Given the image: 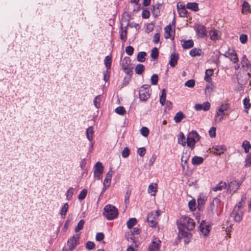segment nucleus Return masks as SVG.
Wrapping results in <instances>:
<instances>
[{
  "label": "nucleus",
  "mask_w": 251,
  "mask_h": 251,
  "mask_svg": "<svg viewBox=\"0 0 251 251\" xmlns=\"http://www.w3.org/2000/svg\"><path fill=\"white\" fill-rule=\"evenodd\" d=\"M137 153L141 157H143L146 153V149L145 148H139L137 151Z\"/></svg>",
  "instance_id": "nucleus-62"
},
{
  "label": "nucleus",
  "mask_w": 251,
  "mask_h": 251,
  "mask_svg": "<svg viewBox=\"0 0 251 251\" xmlns=\"http://www.w3.org/2000/svg\"><path fill=\"white\" fill-rule=\"evenodd\" d=\"M189 207L191 210L194 211L196 210V201L195 200H191L189 201Z\"/></svg>",
  "instance_id": "nucleus-57"
},
{
  "label": "nucleus",
  "mask_w": 251,
  "mask_h": 251,
  "mask_svg": "<svg viewBox=\"0 0 251 251\" xmlns=\"http://www.w3.org/2000/svg\"><path fill=\"white\" fill-rule=\"evenodd\" d=\"M228 108V104L225 103L221 104L218 108L217 111L223 113H225V111Z\"/></svg>",
  "instance_id": "nucleus-50"
},
{
  "label": "nucleus",
  "mask_w": 251,
  "mask_h": 251,
  "mask_svg": "<svg viewBox=\"0 0 251 251\" xmlns=\"http://www.w3.org/2000/svg\"><path fill=\"white\" fill-rule=\"evenodd\" d=\"M166 98V92L165 89H163L162 90L161 94L160 96V102L162 105H163L165 104Z\"/></svg>",
  "instance_id": "nucleus-43"
},
{
  "label": "nucleus",
  "mask_w": 251,
  "mask_h": 251,
  "mask_svg": "<svg viewBox=\"0 0 251 251\" xmlns=\"http://www.w3.org/2000/svg\"><path fill=\"white\" fill-rule=\"evenodd\" d=\"M242 147L243 148L245 153H248L251 149V145L248 141L245 140L242 143Z\"/></svg>",
  "instance_id": "nucleus-28"
},
{
  "label": "nucleus",
  "mask_w": 251,
  "mask_h": 251,
  "mask_svg": "<svg viewBox=\"0 0 251 251\" xmlns=\"http://www.w3.org/2000/svg\"><path fill=\"white\" fill-rule=\"evenodd\" d=\"M130 153V150L127 147H126L124 149L122 152V156L124 158L127 157Z\"/></svg>",
  "instance_id": "nucleus-54"
},
{
  "label": "nucleus",
  "mask_w": 251,
  "mask_h": 251,
  "mask_svg": "<svg viewBox=\"0 0 251 251\" xmlns=\"http://www.w3.org/2000/svg\"><path fill=\"white\" fill-rule=\"evenodd\" d=\"M248 40V36L246 34H242L240 36V41L242 44H245L247 42Z\"/></svg>",
  "instance_id": "nucleus-61"
},
{
  "label": "nucleus",
  "mask_w": 251,
  "mask_h": 251,
  "mask_svg": "<svg viewBox=\"0 0 251 251\" xmlns=\"http://www.w3.org/2000/svg\"><path fill=\"white\" fill-rule=\"evenodd\" d=\"M141 133L143 136L147 137L149 133V129L147 127H143L141 129Z\"/></svg>",
  "instance_id": "nucleus-55"
},
{
  "label": "nucleus",
  "mask_w": 251,
  "mask_h": 251,
  "mask_svg": "<svg viewBox=\"0 0 251 251\" xmlns=\"http://www.w3.org/2000/svg\"><path fill=\"white\" fill-rule=\"evenodd\" d=\"M210 38L212 40H216L219 39L220 36V32L218 30L211 31L209 33Z\"/></svg>",
  "instance_id": "nucleus-29"
},
{
  "label": "nucleus",
  "mask_w": 251,
  "mask_h": 251,
  "mask_svg": "<svg viewBox=\"0 0 251 251\" xmlns=\"http://www.w3.org/2000/svg\"><path fill=\"white\" fill-rule=\"evenodd\" d=\"M226 57L228 58L234 63L238 62V58L235 50L232 49H229L224 54Z\"/></svg>",
  "instance_id": "nucleus-7"
},
{
  "label": "nucleus",
  "mask_w": 251,
  "mask_h": 251,
  "mask_svg": "<svg viewBox=\"0 0 251 251\" xmlns=\"http://www.w3.org/2000/svg\"><path fill=\"white\" fill-rule=\"evenodd\" d=\"M250 12V6L247 1H244L242 4V13L247 14Z\"/></svg>",
  "instance_id": "nucleus-33"
},
{
  "label": "nucleus",
  "mask_w": 251,
  "mask_h": 251,
  "mask_svg": "<svg viewBox=\"0 0 251 251\" xmlns=\"http://www.w3.org/2000/svg\"><path fill=\"white\" fill-rule=\"evenodd\" d=\"M79 238V235L78 234H76L74 235L68 241V245L69 246L70 250H72L75 247L76 245L78 239Z\"/></svg>",
  "instance_id": "nucleus-14"
},
{
  "label": "nucleus",
  "mask_w": 251,
  "mask_h": 251,
  "mask_svg": "<svg viewBox=\"0 0 251 251\" xmlns=\"http://www.w3.org/2000/svg\"><path fill=\"white\" fill-rule=\"evenodd\" d=\"M241 184L236 180L231 181L228 186L227 189V192L229 193H234L236 192L240 186Z\"/></svg>",
  "instance_id": "nucleus-9"
},
{
  "label": "nucleus",
  "mask_w": 251,
  "mask_h": 251,
  "mask_svg": "<svg viewBox=\"0 0 251 251\" xmlns=\"http://www.w3.org/2000/svg\"><path fill=\"white\" fill-rule=\"evenodd\" d=\"M104 64L107 68V70L110 69L111 65V57L110 56H107L105 58Z\"/></svg>",
  "instance_id": "nucleus-46"
},
{
  "label": "nucleus",
  "mask_w": 251,
  "mask_h": 251,
  "mask_svg": "<svg viewBox=\"0 0 251 251\" xmlns=\"http://www.w3.org/2000/svg\"><path fill=\"white\" fill-rule=\"evenodd\" d=\"M203 161V158L202 157L195 156L193 157L192 162L194 165H200Z\"/></svg>",
  "instance_id": "nucleus-35"
},
{
  "label": "nucleus",
  "mask_w": 251,
  "mask_h": 251,
  "mask_svg": "<svg viewBox=\"0 0 251 251\" xmlns=\"http://www.w3.org/2000/svg\"><path fill=\"white\" fill-rule=\"evenodd\" d=\"M178 13L180 17H185L186 16L187 10L184 7L180 8L178 4L177 5Z\"/></svg>",
  "instance_id": "nucleus-42"
},
{
  "label": "nucleus",
  "mask_w": 251,
  "mask_h": 251,
  "mask_svg": "<svg viewBox=\"0 0 251 251\" xmlns=\"http://www.w3.org/2000/svg\"><path fill=\"white\" fill-rule=\"evenodd\" d=\"M196 143V141L195 140H194L193 138H192L191 137H190L188 136H187V145L192 150L194 148Z\"/></svg>",
  "instance_id": "nucleus-36"
},
{
  "label": "nucleus",
  "mask_w": 251,
  "mask_h": 251,
  "mask_svg": "<svg viewBox=\"0 0 251 251\" xmlns=\"http://www.w3.org/2000/svg\"><path fill=\"white\" fill-rule=\"evenodd\" d=\"M101 99V95H98L95 98L94 100V104L96 108H100Z\"/></svg>",
  "instance_id": "nucleus-44"
},
{
  "label": "nucleus",
  "mask_w": 251,
  "mask_h": 251,
  "mask_svg": "<svg viewBox=\"0 0 251 251\" xmlns=\"http://www.w3.org/2000/svg\"><path fill=\"white\" fill-rule=\"evenodd\" d=\"M178 59V55L176 53H173L171 54L169 64L172 67H174L177 64Z\"/></svg>",
  "instance_id": "nucleus-18"
},
{
  "label": "nucleus",
  "mask_w": 251,
  "mask_h": 251,
  "mask_svg": "<svg viewBox=\"0 0 251 251\" xmlns=\"http://www.w3.org/2000/svg\"><path fill=\"white\" fill-rule=\"evenodd\" d=\"M137 221L136 218H130L126 223L127 226L128 228L131 229L137 223Z\"/></svg>",
  "instance_id": "nucleus-41"
},
{
  "label": "nucleus",
  "mask_w": 251,
  "mask_h": 251,
  "mask_svg": "<svg viewBox=\"0 0 251 251\" xmlns=\"http://www.w3.org/2000/svg\"><path fill=\"white\" fill-rule=\"evenodd\" d=\"M244 105L246 109H249L251 107V104L250 103V100L247 98H245L243 100Z\"/></svg>",
  "instance_id": "nucleus-63"
},
{
  "label": "nucleus",
  "mask_w": 251,
  "mask_h": 251,
  "mask_svg": "<svg viewBox=\"0 0 251 251\" xmlns=\"http://www.w3.org/2000/svg\"><path fill=\"white\" fill-rule=\"evenodd\" d=\"M69 205L67 203H66L62 206L61 211H60V215L62 218H64L65 217L66 213L68 210Z\"/></svg>",
  "instance_id": "nucleus-39"
},
{
  "label": "nucleus",
  "mask_w": 251,
  "mask_h": 251,
  "mask_svg": "<svg viewBox=\"0 0 251 251\" xmlns=\"http://www.w3.org/2000/svg\"><path fill=\"white\" fill-rule=\"evenodd\" d=\"M178 143L181 144L182 146H185L186 144L185 136L182 132H180L179 134Z\"/></svg>",
  "instance_id": "nucleus-53"
},
{
  "label": "nucleus",
  "mask_w": 251,
  "mask_h": 251,
  "mask_svg": "<svg viewBox=\"0 0 251 251\" xmlns=\"http://www.w3.org/2000/svg\"><path fill=\"white\" fill-rule=\"evenodd\" d=\"M205 75L204 77V80L208 82H210L211 78L210 76L213 74V70L212 69H207L205 71Z\"/></svg>",
  "instance_id": "nucleus-32"
},
{
  "label": "nucleus",
  "mask_w": 251,
  "mask_h": 251,
  "mask_svg": "<svg viewBox=\"0 0 251 251\" xmlns=\"http://www.w3.org/2000/svg\"><path fill=\"white\" fill-rule=\"evenodd\" d=\"M242 207V202H239L235 207L230 214L231 217L233 218L234 220L237 222H239L242 219L243 211L241 209Z\"/></svg>",
  "instance_id": "nucleus-5"
},
{
  "label": "nucleus",
  "mask_w": 251,
  "mask_h": 251,
  "mask_svg": "<svg viewBox=\"0 0 251 251\" xmlns=\"http://www.w3.org/2000/svg\"><path fill=\"white\" fill-rule=\"evenodd\" d=\"M158 56V51L156 48H153L151 51V56L153 59H156Z\"/></svg>",
  "instance_id": "nucleus-51"
},
{
  "label": "nucleus",
  "mask_w": 251,
  "mask_h": 251,
  "mask_svg": "<svg viewBox=\"0 0 251 251\" xmlns=\"http://www.w3.org/2000/svg\"><path fill=\"white\" fill-rule=\"evenodd\" d=\"M146 55V52L144 51L139 52L137 54V60L138 62H144L146 60L145 57Z\"/></svg>",
  "instance_id": "nucleus-37"
},
{
  "label": "nucleus",
  "mask_w": 251,
  "mask_h": 251,
  "mask_svg": "<svg viewBox=\"0 0 251 251\" xmlns=\"http://www.w3.org/2000/svg\"><path fill=\"white\" fill-rule=\"evenodd\" d=\"M73 194H74V188L73 187H70L67 191V193L66 194V199L68 201H70V200H71Z\"/></svg>",
  "instance_id": "nucleus-48"
},
{
  "label": "nucleus",
  "mask_w": 251,
  "mask_h": 251,
  "mask_svg": "<svg viewBox=\"0 0 251 251\" xmlns=\"http://www.w3.org/2000/svg\"><path fill=\"white\" fill-rule=\"evenodd\" d=\"M87 190L85 189H84L82 191H81L78 196V199L81 200H83L87 195Z\"/></svg>",
  "instance_id": "nucleus-59"
},
{
  "label": "nucleus",
  "mask_w": 251,
  "mask_h": 251,
  "mask_svg": "<svg viewBox=\"0 0 251 251\" xmlns=\"http://www.w3.org/2000/svg\"><path fill=\"white\" fill-rule=\"evenodd\" d=\"M185 118V115L182 112L179 111L174 116V120L176 123H178Z\"/></svg>",
  "instance_id": "nucleus-24"
},
{
  "label": "nucleus",
  "mask_w": 251,
  "mask_h": 251,
  "mask_svg": "<svg viewBox=\"0 0 251 251\" xmlns=\"http://www.w3.org/2000/svg\"><path fill=\"white\" fill-rule=\"evenodd\" d=\"M198 35L201 38H204L206 35V29L203 26H200L197 29Z\"/></svg>",
  "instance_id": "nucleus-27"
},
{
  "label": "nucleus",
  "mask_w": 251,
  "mask_h": 251,
  "mask_svg": "<svg viewBox=\"0 0 251 251\" xmlns=\"http://www.w3.org/2000/svg\"><path fill=\"white\" fill-rule=\"evenodd\" d=\"M195 226V223L194 220L186 216H182L179 221L177 222V227L178 229V236L180 239H183L184 242L188 244L191 238L192 234L185 230H193Z\"/></svg>",
  "instance_id": "nucleus-1"
},
{
  "label": "nucleus",
  "mask_w": 251,
  "mask_h": 251,
  "mask_svg": "<svg viewBox=\"0 0 251 251\" xmlns=\"http://www.w3.org/2000/svg\"><path fill=\"white\" fill-rule=\"evenodd\" d=\"M173 33L171 25H169L166 26L164 28V37L166 39L170 38Z\"/></svg>",
  "instance_id": "nucleus-22"
},
{
  "label": "nucleus",
  "mask_w": 251,
  "mask_h": 251,
  "mask_svg": "<svg viewBox=\"0 0 251 251\" xmlns=\"http://www.w3.org/2000/svg\"><path fill=\"white\" fill-rule=\"evenodd\" d=\"M194 45V43L192 40H188L184 41L182 44V47L184 49H189L192 48Z\"/></svg>",
  "instance_id": "nucleus-38"
},
{
  "label": "nucleus",
  "mask_w": 251,
  "mask_h": 251,
  "mask_svg": "<svg viewBox=\"0 0 251 251\" xmlns=\"http://www.w3.org/2000/svg\"><path fill=\"white\" fill-rule=\"evenodd\" d=\"M161 211L160 210L151 211L148 214L147 221L149 225L151 227H154L157 224V220L161 215Z\"/></svg>",
  "instance_id": "nucleus-4"
},
{
  "label": "nucleus",
  "mask_w": 251,
  "mask_h": 251,
  "mask_svg": "<svg viewBox=\"0 0 251 251\" xmlns=\"http://www.w3.org/2000/svg\"><path fill=\"white\" fill-rule=\"evenodd\" d=\"M127 27L126 26L125 29H124L123 27L121 26V30L120 31V39L123 41V42H126L127 39Z\"/></svg>",
  "instance_id": "nucleus-23"
},
{
  "label": "nucleus",
  "mask_w": 251,
  "mask_h": 251,
  "mask_svg": "<svg viewBox=\"0 0 251 251\" xmlns=\"http://www.w3.org/2000/svg\"><path fill=\"white\" fill-rule=\"evenodd\" d=\"M103 172V167L100 162L96 163L95 166L94 176L98 179L101 178V175Z\"/></svg>",
  "instance_id": "nucleus-8"
},
{
  "label": "nucleus",
  "mask_w": 251,
  "mask_h": 251,
  "mask_svg": "<svg viewBox=\"0 0 251 251\" xmlns=\"http://www.w3.org/2000/svg\"><path fill=\"white\" fill-rule=\"evenodd\" d=\"M112 175L113 172L110 169L108 172L106 174V176L103 181V186L105 190L110 186Z\"/></svg>",
  "instance_id": "nucleus-15"
},
{
  "label": "nucleus",
  "mask_w": 251,
  "mask_h": 251,
  "mask_svg": "<svg viewBox=\"0 0 251 251\" xmlns=\"http://www.w3.org/2000/svg\"><path fill=\"white\" fill-rule=\"evenodd\" d=\"M225 115V113L220 112L217 110H216L215 115L214 116V121L216 123H220L223 120L224 116Z\"/></svg>",
  "instance_id": "nucleus-19"
},
{
  "label": "nucleus",
  "mask_w": 251,
  "mask_h": 251,
  "mask_svg": "<svg viewBox=\"0 0 251 251\" xmlns=\"http://www.w3.org/2000/svg\"><path fill=\"white\" fill-rule=\"evenodd\" d=\"M151 89L148 85H142L139 91V99L142 101H145L150 97Z\"/></svg>",
  "instance_id": "nucleus-6"
},
{
  "label": "nucleus",
  "mask_w": 251,
  "mask_h": 251,
  "mask_svg": "<svg viewBox=\"0 0 251 251\" xmlns=\"http://www.w3.org/2000/svg\"><path fill=\"white\" fill-rule=\"evenodd\" d=\"M157 185L156 183L151 184L149 185L148 189V193L151 196H154L157 191Z\"/></svg>",
  "instance_id": "nucleus-25"
},
{
  "label": "nucleus",
  "mask_w": 251,
  "mask_h": 251,
  "mask_svg": "<svg viewBox=\"0 0 251 251\" xmlns=\"http://www.w3.org/2000/svg\"><path fill=\"white\" fill-rule=\"evenodd\" d=\"M241 64L242 67L246 71H250L251 72V64L246 56L243 58Z\"/></svg>",
  "instance_id": "nucleus-17"
},
{
  "label": "nucleus",
  "mask_w": 251,
  "mask_h": 251,
  "mask_svg": "<svg viewBox=\"0 0 251 251\" xmlns=\"http://www.w3.org/2000/svg\"><path fill=\"white\" fill-rule=\"evenodd\" d=\"M226 148L225 145H215L212 147L211 152L217 155H221L226 151Z\"/></svg>",
  "instance_id": "nucleus-12"
},
{
  "label": "nucleus",
  "mask_w": 251,
  "mask_h": 251,
  "mask_svg": "<svg viewBox=\"0 0 251 251\" xmlns=\"http://www.w3.org/2000/svg\"><path fill=\"white\" fill-rule=\"evenodd\" d=\"M131 60L129 57H125L122 61L121 65L123 70L126 71L127 74H129L131 71L130 69Z\"/></svg>",
  "instance_id": "nucleus-10"
},
{
  "label": "nucleus",
  "mask_w": 251,
  "mask_h": 251,
  "mask_svg": "<svg viewBox=\"0 0 251 251\" xmlns=\"http://www.w3.org/2000/svg\"><path fill=\"white\" fill-rule=\"evenodd\" d=\"M86 136L87 138L90 142H92L93 140V134H94V130L93 126H89L86 129Z\"/></svg>",
  "instance_id": "nucleus-20"
},
{
  "label": "nucleus",
  "mask_w": 251,
  "mask_h": 251,
  "mask_svg": "<svg viewBox=\"0 0 251 251\" xmlns=\"http://www.w3.org/2000/svg\"><path fill=\"white\" fill-rule=\"evenodd\" d=\"M116 113L120 115H124L126 113L125 108L123 106H119L115 110Z\"/></svg>",
  "instance_id": "nucleus-52"
},
{
  "label": "nucleus",
  "mask_w": 251,
  "mask_h": 251,
  "mask_svg": "<svg viewBox=\"0 0 251 251\" xmlns=\"http://www.w3.org/2000/svg\"><path fill=\"white\" fill-rule=\"evenodd\" d=\"M158 77L156 74L153 75L151 77V82L152 85H156L158 82Z\"/></svg>",
  "instance_id": "nucleus-58"
},
{
  "label": "nucleus",
  "mask_w": 251,
  "mask_h": 251,
  "mask_svg": "<svg viewBox=\"0 0 251 251\" xmlns=\"http://www.w3.org/2000/svg\"><path fill=\"white\" fill-rule=\"evenodd\" d=\"M145 70V67L143 65L141 64H138L135 68V72L136 74L138 75H141L142 74V73Z\"/></svg>",
  "instance_id": "nucleus-40"
},
{
  "label": "nucleus",
  "mask_w": 251,
  "mask_h": 251,
  "mask_svg": "<svg viewBox=\"0 0 251 251\" xmlns=\"http://www.w3.org/2000/svg\"><path fill=\"white\" fill-rule=\"evenodd\" d=\"M186 7L187 8L194 11L199 10L198 4L196 2H188L186 4Z\"/></svg>",
  "instance_id": "nucleus-31"
},
{
  "label": "nucleus",
  "mask_w": 251,
  "mask_h": 251,
  "mask_svg": "<svg viewBox=\"0 0 251 251\" xmlns=\"http://www.w3.org/2000/svg\"><path fill=\"white\" fill-rule=\"evenodd\" d=\"M161 241L157 238L152 241L148 248V251H159L160 247Z\"/></svg>",
  "instance_id": "nucleus-11"
},
{
  "label": "nucleus",
  "mask_w": 251,
  "mask_h": 251,
  "mask_svg": "<svg viewBox=\"0 0 251 251\" xmlns=\"http://www.w3.org/2000/svg\"><path fill=\"white\" fill-rule=\"evenodd\" d=\"M84 224V221L81 220L77 224V226L75 227V232H78L79 230L82 229Z\"/></svg>",
  "instance_id": "nucleus-49"
},
{
  "label": "nucleus",
  "mask_w": 251,
  "mask_h": 251,
  "mask_svg": "<svg viewBox=\"0 0 251 251\" xmlns=\"http://www.w3.org/2000/svg\"><path fill=\"white\" fill-rule=\"evenodd\" d=\"M190 137L193 138L196 141H199L200 139V137L198 133L196 131H192L190 132L188 135Z\"/></svg>",
  "instance_id": "nucleus-45"
},
{
  "label": "nucleus",
  "mask_w": 251,
  "mask_h": 251,
  "mask_svg": "<svg viewBox=\"0 0 251 251\" xmlns=\"http://www.w3.org/2000/svg\"><path fill=\"white\" fill-rule=\"evenodd\" d=\"M202 51L201 49L194 48L190 51V54L192 56H200L202 55Z\"/></svg>",
  "instance_id": "nucleus-30"
},
{
  "label": "nucleus",
  "mask_w": 251,
  "mask_h": 251,
  "mask_svg": "<svg viewBox=\"0 0 251 251\" xmlns=\"http://www.w3.org/2000/svg\"><path fill=\"white\" fill-rule=\"evenodd\" d=\"M160 6V4H156L152 6V8L151 9V12L153 15L155 17H157L160 13L159 6Z\"/></svg>",
  "instance_id": "nucleus-34"
},
{
  "label": "nucleus",
  "mask_w": 251,
  "mask_h": 251,
  "mask_svg": "<svg viewBox=\"0 0 251 251\" xmlns=\"http://www.w3.org/2000/svg\"><path fill=\"white\" fill-rule=\"evenodd\" d=\"M103 214L107 220H113L118 215V209L114 206L108 204L104 207Z\"/></svg>",
  "instance_id": "nucleus-3"
},
{
  "label": "nucleus",
  "mask_w": 251,
  "mask_h": 251,
  "mask_svg": "<svg viewBox=\"0 0 251 251\" xmlns=\"http://www.w3.org/2000/svg\"><path fill=\"white\" fill-rule=\"evenodd\" d=\"M227 185L226 182L221 181L218 183L216 186L214 187L212 189L214 191L217 192L218 191H221L226 188Z\"/></svg>",
  "instance_id": "nucleus-21"
},
{
  "label": "nucleus",
  "mask_w": 251,
  "mask_h": 251,
  "mask_svg": "<svg viewBox=\"0 0 251 251\" xmlns=\"http://www.w3.org/2000/svg\"><path fill=\"white\" fill-rule=\"evenodd\" d=\"M221 208V201L217 198L213 199L207 209V215L212 217L214 215H219V210Z\"/></svg>",
  "instance_id": "nucleus-2"
},
{
  "label": "nucleus",
  "mask_w": 251,
  "mask_h": 251,
  "mask_svg": "<svg viewBox=\"0 0 251 251\" xmlns=\"http://www.w3.org/2000/svg\"><path fill=\"white\" fill-rule=\"evenodd\" d=\"M134 48L132 46H127L126 48V53L129 55H131L133 53Z\"/></svg>",
  "instance_id": "nucleus-60"
},
{
  "label": "nucleus",
  "mask_w": 251,
  "mask_h": 251,
  "mask_svg": "<svg viewBox=\"0 0 251 251\" xmlns=\"http://www.w3.org/2000/svg\"><path fill=\"white\" fill-rule=\"evenodd\" d=\"M95 246L94 242L88 241L86 244V248L88 250H92L95 248Z\"/></svg>",
  "instance_id": "nucleus-64"
},
{
  "label": "nucleus",
  "mask_w": 251,
  "mask_h": 251,
  "mask_svg": "<svg viewBox=\"0 0 251 251\" xmlns=\"http://www.w3.org/2000/svg\"><path fill=\"white\" fill-rule=\"evenodd\" d=\"M214 86L212 83L209 82L207 84L205 88V94L206 96H210L211 93L213 91Z\"/></svg>",
  "instance_id": "nucleus-26"
},
{
  "label": "nucleus",
  "mask_w": 251,
  "mask_h": 251,
  "mask_svg": "<svg viewBox=\"0 0 251 251\" xmlns=\"http://www.w3.org/2000/svg\"><path fill=\"white\" fill-rule=\"evenodd\" d=\"M204 224H205V221H202L199 226V228L200 231L206 236L210 232V227L207 225H205Z\"/></svg>",
  "instance_id": "nucleus-16"
},
{
  "label": "nucleus",
  "mask_w": 251,
  "mask_h": 251,
  "mask_svg": "<svg viewBox=\"0 0 251 251\" xmlns=\"http://www.w3.org/2000/svg\"><path fill=\"white\" fill-rule=\"evenodd\" d=\"M126 238L127 240L129 242L132 243L131 245L135 244V246L136 247V244H135V238H134V235L131 234H130V233H127V234H126Z\"/></svg>",
  "instance_id": "nucleus-47"
},
{
  "label": "nucleus",
  "mask_w": 251,
  "mask_h": 251,
  "mask_svg": "<svg viewBox=\"0 0 251 251\" xmlns=\"http://www.w3.org/2000/svg\"><path fill=\"white\" fill-rule=\"evenodd\" d=\"M195 82L193 79H190L187 81L185 83V86L190 88H193L194 87Z\"/></svg>",
  "instance_id": "nucleus-56"
},
{
  "label": "nucleus",
  "mask_w": 251,
  "mask_h": 251,
  "mask_svg": "<svg viewBox=\"0 0 251 251\" xmlns=\"http://www.w3.org/2000/svg\"><path fill=\"white\" fill-rule=\"evenodd\" d=\"M210 108V103L208 101H205L202 104H196L195 105V109L197 111L203 110L208 111Z\"/></svg>",
  "instance_id": "nucleus-13"
}]
</instances>
